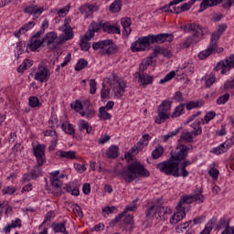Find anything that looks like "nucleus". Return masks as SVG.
Instances as JSON below:
<instances>
[{
  "label": "nucleus",
  "mask_w": 234,
  "mask_h": 234,
  "mask_svg": "<svg viewBox=\"0 0 234 234\" xmlns=\"http://www.w3.org/2000/svg\"><path fill=\"white\" fill-rule=\"evenodd\" d=\"M108 158H118V146L112 145L106 152Z\"/></svg>",
  "instance_id": "obj_39"
},
{
  "label": "nucleus",
  "mask_w": 234,
  "mask_h": 234,
  "mask_svg": "<svg viewBox=\"0 0 234 234\" xmlns=\"http://www.w3.org/2000/svg\"><path fill=\"white\" fill-rule=\"evenodd\" d=\"M108 111L109 110H106V108H103V106L99 109L100 120L107 121V120H111V118H112V115H111V113H109Z\"/></svg>",
  "instance_id": "obj_31"
},
{
  "label": "nucleus",
  "mask_w": 234,
  "mask_h": 234,
  "mask_svg": "<svg viewBox=\"0 0 234 234\" xmlns=\"http://www.w3.org/2000/svg\"><path fill=\"white\" fill-rule=\"evenodd\" d=\"M177 165L178 163L170 157L168 160L159 163L157 165V169H159L161 173L167 175V176H175V175H177Z\"/></svg>",
  "instance_id": "obj_5"
},
{
  "label": "nucleus",
  "mask_w": 234,
  "mask_h": 234,
  "mask_svg": "<svg viewBox=\"0 0 234 234\" xmlns=\"http://www.w3.org/2000/svg\"><path fill=\"white\" fill-rule=\"evenodd\" d=\"M153 52H154V56H155V58L158 57V54H161L162 56H165V58H171V50H169L167 48L155 47L153 49Z\"/></svg>",
  "instance_id": "obj_26"
},
{
  "label": "nucleus",
  "mask_w": 234,
  "mask_h": 234,
  "mask_svg": "<svg viewBox=\"0 0 234 234\" xmlns=\"http://www.w3.org/2000/svg\"><path fill=\"white\" fill-rule=\"evenodd\" d=\"M109 10L112 14H118V12L122 10V0H115L109 6Z\"/></svg>",
  "instance_id": "obj_29"
},
{
  "label": "nucleus",
  "mask_w": 234,
  "mask_h": 234,
  "mask_svg": "<svg viewBox=\"0 0 234 234\" xmlns=\"http://www.w3.org/2000/svg\"><path fill=\"white\" fill-rule=\"evenodd\" d=\"M218 47V43H215L214 41L210 40V44L208 48L198 54L199 59H206L208 56H211L213 52H215V48Z\"/></svg>",
  "instance_id": "obj_16"
},
{
  "label": "nucleus",
  "mask_w": 234,
  "mask_h": 234,
  "mask_svg": "<svg viewBox=\"0 0 234 234\" xmlns=\"http://www.w3.org/2000/svg\"><path fill=\"white\" fill-rule=\"evenodd\" d=\"M103 24H101V22L98 23V22H92L90 24V27L91 29L88 30L85 33V38L89 39V38H92L94 37V34H96V32H98V30H100V28H102Z\"/></svg>",
  "instance_id": "obj_21"
},
{
  "label": "nucleus",
  "mask_w": 234,
  "mask_h": 234,
  "mask_svg": "<svg viewBox=\"0 0 234 234\" xmlns=\"http://www.w3.org/2000/svg\"><path fill=\"white\" fill-rule=\"evenodd\" d=\"M138 81L143 85V87H147L153 83V76L147 74H139Z\"/></svg>",
  "instance_id": "obj_23"
},
{
  "label": "nucleus",
  "mask_w": 234,
  "mask_h": 234,
  "mask_svg": "<svg viewBox=\"0 0 234 234\" xmlns=\"http://www.w3.org/2000/svg\"><path fill=\"white\" fill-rule=\"evenodd\" d=\"M226 152H228V147H226L225 144H222L219 146L213 148L212 150L214 154H222V153Z\"/></svg>",
  "instance_id": "obj_48"
},
{
  "label": "nucleus",
  "mask_w": 234,
  "mask_h": 234,
  "mask_svg": "<svg viewBox=\"0 0 234 234\" xmlns=\"http://www.w3.org/2000/svg\"><path fill=\"white\" fill-rule=\"evenodd\" d=\"M71 109H74L76 112H80L81 109H83V104H81V101H76L75 102L70 104Z\"/></svg>",
  "instance_id": "obj_58"
},
{
  "label": "nucleus",
  "mask_w": 234,
  "mask_h": 234,
  "mask_svg": "<svg viewBox=\"0 0 234 234\" xmlns=\"http://www.w3.org/2000/svg\"><path fill=\"white\" fill-rule=\"evenodd\" d=\"M61 127L67 134H74V128L72 127V124H62Z\"/></svg>",
  "instance_id": "obj_59"
},
{
  "label": "nucleus",
  "mask_w": 234,
  "mask_h": 234,
  "mask_svg": "<svg viewBox=\"0 0 234 234\" xmlns=\"http://www.w3.org/2000/svg\"><path fill=\"white\" fill-rule=\"evenodd\" d=\"M229 100V93H226L217 99L218 105H224Z\"/></svg>",
  "instance_id": "obj_53"
},
{
  "label": "nucleus",
  "mask_w": 234,
  "mask_h": 234,
  "mask_svg": "<svg viewBox=\"0 0 234 234\" xmlns=\"http://www.w3.org/2000/svg\"><path fill=\"white\" fill-rule=\"evenodd\" d=\"M154 58H156V56H154V52L153 51V53H151L148 58H144L142 63H144V65H146V67H149L150 65H153V59H154Z\"/></svg>",
  "instance_id": "obj_54"
},
{
  "label": "nucleus",
  "mask_w": 234,
  "mask_h": 234,
  "mask_svg": "<svg viewBox=\"0 0 234 234\" xmlns=\"http://www.w3.org/2000/svg\"><path fill=\"white\" fill-rule=\"evenodd\" d=\"M151 175L147 169L142 165V163H132L127 166V168H122L117 171V176L119 178H123L126 184H131L138 178V176H142L144 178L149 176Z\"/></svg>",
  "instance_id": "obj_2"
},
{
  "label": "nucleus",
  "mask_w": 234,
  "mask_h": 234,
  "mask_svg": "<svg viewBox=\"0 0 234 234\" xmlns=\"http://www.w3.org/2000/svg\"><path fill=\"white\" fill-rule=\"evenodd\" d=\"M93 50H100L101 56H112L118 52V47L112 39L101 40L92 43Z\"/></svg>",
  "instance_id": "obj_4"
},
{
  "label": "nucleus",
  "mask_w": 234,
  "mask_h": 234,
  "mask_svg": "<svg viewBox=\"0 0 234 234\" xmlns=\"http://www.w3.org/2000/svg\"><path fill=\"white\" fill-rule=\"evenodd\" d=\"M73 213L78 215L79 217H83V212L81 211V207L78 206V204L72 205Z\"/></svg>",
  "instance_id": "obj_61"
},
{
  "label": "nucleus",
  "mask_w": 234,
  "mask_h": 234,
  "mask_svg": "<svg viewBox=\"0 0 234 234\" xmlns=\"http://www.w3.org/2000/svg\"><path fill=\"white\" fill-rule=\"evenodd\" d=\"M25 14L33 16V19H37L41 14H43V7H38L37 5H30L24 9Z\"/></svg>",
  "instance_id": "obj_17"
},
{
  "label": "nucleus",
  "mask_w": 234,
  "mask_h": 234,
  "mask_svg": "<svg viewBox=\"0 0 234 234\" xmlns=\"http://www.w3.org/2000/svg\"><path fill=\"white\" fill-rule=\"evenodd\" d=\"M150 41L152 45H154V43H165L167 41L168 43H171L173 39H175V36L173 34H167V33H161L158 35H149Z\"/></svg>",
  "instance_id": "obj_11"
},
{
  "label": "nucleus",
  "mask_w": 234,
  "mask_h": 234,
  "mask_svg": "<svg viewBox=\"0 0 234 234\" xmlns=\"http://www.w3.org/2000/svg\"><path fill=\"white\" fill-rule=\"evenodd\" d=\"M48 78H50V75L48 74V67L39 68L38 71L35 74V80L40 81V83L48 81Z\"/></svg>",
  "instance_id": "obj_15"
},
{
  "label": "nucleus",
  "mask_w": 234,
  "mask_h": 234,
  "mask_svg": "<svg viewBox=\"0 0 234 234\" xmlns=\"http://www.w3.org/2000/svg\"><path fill=\"white\" fill-rule=\"evenodd\" d=\"M186 0H172L168 5H165L161 7L162 12H170V14H173V9L171 7L175 5H179V3H184Z\"/></svg>",
  "instance_id": "obj_35"
},
{
  "label": "nucleus",
  "mask_w": 234,
  "mask_h": 234,
  "mask_svg": "<svg viewBox=\"0 0 234 234\" xmlns=\"http://www.w3.org/2000/svg\"><path fill=\"white\" fill-rule=\"evenodd\" d=\"M229 226V220L226 218H222L217 225L218 229H224Z\"/></svg>",
  "instance_id": "obj_50"
},
{
  "label": "nucleus",
  "mask_w": 234,
  "mask_h": 234,
  "mask_svg": "<svg viewBox=\"0 0 234 234\" xmlns=\"http://www.w3.org/2000/svg\"><path fill=\"white\" fill-rule=\"evenodd\" d=\"M153 217L156 218V206L155 205H151L150 207H147L145 209V218L147 220H151Z\"/></svg>",
  "instance_id": "obj_30"
},
{
  "label": "nucleus",
  "mask_w": 234,
  "mask_h": 234,
  "mask_svg": "<svg viewBox=\"0 0 234 234\" xmlns=\"http://www.w3.org/2000/svg\"><path fill=\"white\" fill-rule=\"evenodd\" d=\"M184 109H186V104L180 103L176 109L174 110L171 118H178L184 112Z\"/></svg>",
  "instance_id": "obj_37"
},
{
  "label": "nucleus",
  "mask_w": 234,
  "mask_h": 234,
  "mask_svg": "<svg viewBox=\"0 0 234 234\" xmlns=\"http://www.w3.org/2000/svg\"><path fill=\"white\" fill-rule=\"evenodd\" d=\"M58 175H59V171L51 173L52 177L50 179V184L52 186L53 195H55V197H61V195H63V190H61V186H63V182L59 180Z\"/></svg>",
  "instance_id": "obj_10"
},
{
  "label": "nucleus",
  "mask_w": 234,
  "mask_h": 234,
  "mask_svg": "<svg viewBox=\"0 0 234 234\" xmlns=\"http://www.w3.org/2000/svg\"><path fill=\"white\" fill-rule=\"evenodd\" d=\"M89 65V62L85 58H80L75 66V70L80 72V70H83L85 67Z\"/></svg>",
  "instance_id": "obj_43"
},
{
  "label": "nucleus",
  "mask_w": 234,
  "mask_h": 234,
  "mask_svg": "<svg viewBox=\"0 0 234 234\" xmlns=\"http://www.w3.org/2000/svg\"><path fill=\"white\" fill-rule=\"evenodd\" d=\"M110 92H111V90L109 89V87H107L105 85V83H102V90H101V97L103 100H105V98L109 97Z\"/></svg>",
  "instance_id": "obj_56"
},
{
  "label": "nucleus",
  "mask_w": 234,
  "mask_h": 234,
  "mask_svg": "<svg viewBox=\"0 0 234 234\" xmlns=\"http://www.w3.org/2000/svg\"><path fill=\"white\" fill-rule=\"evenodd\" d=\"M125 89H127V82L122 80H117L113 82V94L116 98H122L125 94Z\"/></svg>",
  "instance_id": "obj_12"
},
{
  "label": "nucleus",
  "mask_w": 234,
  "mask_h": 234,
  "mask_svg": "<svg viewBox=\"0 0 234 234\" xmlns=\"http://www.w3.org/2000/svg\"><path fill=\"white\" fill-rule=\"evenodd\" d=\"M181 140H185V142L191 144V142H193V132L182 133Z\"/></svg>",
  "instance_id": "obj_51"
},
{
  "label": "nucleus",
  "mask_w": 234,
  "mask_h": 234,
  "mask_svg": "<svg viewBox=\"0 0 234 234\" xmlns=\"http://www.w3.org/2000/svg\"><path fill=\"white\" fill-rule=\"evenodd\" d=\"M27 47L29 48V50H31V52H36L37 48L43 47V40H41V38H36L31 37V39L27 44Z\"/></svg>",
  "instance_id": "obj_22"
},
{
  "label": "nucleus",
  "mask_w": 234,
  "mask_h": 234,
  "mask_svg": "<svg viewBox=\"0 0 234 234\" xmlns=\"http://www.w3.org/2000/svg\"><path fill=\"white\" fill-rule=\"evenodd\" d=\"M30 67H32V63L30 62V60H25L22 65H20L17 68V72H19L20 74H23V72H25V70H28V69H30Z\"/></svg>",
  "instance_id": "obj_42"
},
{
  "label": "nucleus",
  "mask_w": 234,
  "mask_h": 234,
  "mask_svg": "<svg viewBox=\"0 0 234 234\" xmlns=\"http://www.w3.org/2000/svg\"><path fill=\"white\" fill-rule=\"evenodd\" d=\"M79 131L80 133L86 131L88 134H90V133L92 132V126H90L89 122H85V120H81L80 124L79 126Z\"/></svg>",
  "instance_id": "obj_34"
},
{
  "label": "nucleus",
  "mask_w": 234,
  "mask_h": 234,
  "mask_svg": "<svg viewBox=\"0 0 234 234\" xmlns=\"http://www.w3.org/2000/svg\"><path fill=\"white\" fill-rule=\"evenodd\" d=\"M191 127H192V129H194V131L192 132V134H194V136H198V135L202 134V126H200V121L195 122L191 125Z\"/></svg>",
  "instance_id": "obj_40"
},
{
  "label": "nucleus",
  "mask_w": 234,
  "mask_h": 234,
  "mask_svg": "<svg viewBox=\"0 0 234 234\" xmlns=\"http://www.w3.org/2000/svg\"><path fill=\"white\" fill-rule=\"evenodd\" d=\"M60 43L61 41L58 40V34L55 32H48L42 38L43 47H48V50H56Z\"/></svg>",
  "instance_id": "obj_8"
},
{
  "label": "nucleus",
  "mask_w": 234,
  "mask_h": 234,
  "mask_svg": "<svg viewBox=\"0 0 234 234\" xmlns=\"http://www.w3.org/2000/svg\"><path fill=\"white\" fill-rule=\"evenodd\" d=\"M58 156L60 158H66V160H76V152L75 151H62L59 150L57 152Z\"/></svg>",
  "instance_id": "obj_25"
},
{
  "label": "nucleus",
  "mask_w": 234,
  "mask_h": 234,
  "mask_svg": "<svg viewBox=\"0 0 234 234\" xmlns=\"http://www.w3.org/2000/svg\"><path fill=\"white\" fill-rule=\"evenodd\" d=\"M149 140H151V136H149V134L146 133L143 135L142 139L137 143L139 151H142L145 145H148Z\"/></svg>",
  "instance_id": "obj_36"
},
{
  "label": "nucleus",
  "mask_w": 234,
  "mask_h": 234,
  "mask_svg": "<svg viewBox=\"0 0 234 234\" xmlns=\"http://www.w3.org/2000/svg\"><path fill=\"white\" fill-rule=\"evenodd\" d=\"M208 175L214 178L215 180H217V178H218V175H219V172H218V169L213 167L211 168L209 171H208Z\"/></svg>",
  "instance_id": "obj_63"
},
{
  "label": "nucleus",
  "mask_w": 234,
  "mask_h": 234,
  "mask_svg": "<svg viewBox=\"0 0 234 234\" xmlns=\"http://www.w3.org/2000/svg\"><path fill=\"white\" fill-rule=\"evenodd\" d=\"M191 161L177 163V166L176 168V173H177V175H175V177L178 178V176H182L183 178H187V176H189V172L187 169H186V167L191 165Z\"/></svg>",
  "instance_id": "obj_13"
},
{
  "label": "nucleus",
  "mask_w": 234,
  "mask_h": 234,
  "mask_svg": "<svg viewBox=\"0 0 234 234\" xmlns=\"http://www.w3.org/2000/svg\"><path fill=\"white\" fill-rule=\"evenodd\" d=\"M41 176V167L34 166L31 170V178L32 180H37Z\"/></svg>",
  "instance_id": "obj_45"
},
{
  "label": "nucleus",
  "mask_w": 234,
  "mask_h": 234,
  "mask_svg": "<svg viewBox=\"0 0 234 234\" xmlns=\"http://www.w3.org/2000/svg\"><path fill=\"white\" fill-rule=\"evenodd\" d=\"M186 32H190L189 36L184 42L179 44V48H189L192 45L199 43L200 39L204 37V29L197 24H188L184 27Z\"/></svg>",
  "instance_id": "obj_3"
},
{
  "label": "nucleus",
  "mask_w": 234,
  "mask_h": 234,
  "mask_svg": "<svg viewBox=\"0 0 234 234\" xmlns=\"http://www.w3.org/2000/svg\"><path fill=\"white\" fill-rule=\"evenodd\" d=\"M33 153L36 156V158L45 156V145L43 144H37L33 148Z\"/></svg>",
  "instance_id": "obj_32"
},
{
  "label": "nucleus",
  "mask_w": 234,
  "mask_h": 234,
  "mask_svg": "<svg viewBox=\"0 0 234 234\" xmlns=\"http://www.w3.org/2000/svg\"><path fill=\"white\" fill-rule=\"evenodd\" d=\"M51 228L55 233H64L67 231L65 223H52Z\"/></svg>",
  "instance_id": "obj_33"
},
{
  "label": "nucleus",
  "mask_w": 234,
  "mask_h": 234,
  "mask_svg": "<svg viewBox=\"0 0 234 234\" xmlns=\"http://www.w3.org/2000/svg\"><path fill=\"white\" fill-rule=\"evenodd\" d=\"M171 105H173V101L165 100L162 101V103L158 106L157 111H161L163 112L169 113V111H171Z\"/></svg>",
  "instance_id": "obj_28"
},
{
  "label": "nucleus",
  "mask_w": 234,
  "mask_h": 234,
  "mask_svg": "<svg viewBox=\"0 0 234 234\" xmlns=\"http://www.w3.org/2000/svg\"><path fill=\"white\" fill-rule=\"evenodd\" d=\"M80 114L83 118H87L88 120H90V118H93L94 114H96V112L93 109H87L84 112H80Z\"/></svg>",
  "instance_id": "obj_44"
},
{
  "label": "nucleus",
  "mask_w": 234,
  "mask_h": 234,
  "mask_svg": "<svg viewBox=\"0 0 234 234\" xmlns=\"http://www.w3.org/2000/svg\"><path fill=\"white\" fill-rule=\"evenodd\" d=\"M157 112V117L155 118V123L158 125H161V123H164L165 120H169V113L165 112H161L160 110L156 111Z\"/></svg>",
  "instance_id": "obj_27"
},
{
  "label": "nucleus",
  "mask_w": 234,
  "mask_h": 234,
  "mask_svg": "<svg viewBox=\"0 0 234 234\" xmlns=\"http://www.w3.org/2000/svg\"><path fill=\"white\" fill-rule=\"evenodd\" d=\"M193 150V145L187 146L186 144H181L178 148H176V154L171 152V158L176 164H182V162H186V158H187V154L189 151Z\"/></svg>",
  "instance_id": "obj_6"
},
{
  "label": "nucleus",
  "mask_w": 234,
  "mask_h": 234,
  "mask_svg": "<svg viewBox=\"0 0 234 234\" xmlns=\"http://www.w3.org/2000/svg\"><path fill=\"white\" fill-rule=\"evenodd\" d=\"M162 154H164V146L162 145L156 146L155 149L152 152V157L154 160H158Z\"/></svg>",
  "instance_id": "obj_41"
},
{
  "label": "nucleus",
  "mask_w": 234,
  "mask_h": 234,
  "mask_svg": "<svg viewBox=\"0 0 234 234\" xmlns=\"http://www.w3.org/2000/svg\"><path fill=\"white\" fill-rule=\"evenodd\" d=\"M176 73H175V71H170L168 74L165 75V77L164 79H162L159 81L160 85H163V83H167V81H171V79L176 76Z\"/></svg>",
  "instance_id": "obj_55"
},
{
  "label": "nucleus",
  "mask_w": 234,
  "mask_h": 234,
  "mask_svg": "<svg viewBox=\"0 0 234 234\" xmlns=\"http://www.w3.org/2000/svg\"><path fill=\"white\" fill-rule=\"evenodd\" d=\"M167 215H171V210L165 207H155V218L160 220H166Z\"/></svg>",
  "instance_id": "obj_18"
},
{
  "label": "nucleus",
  "mask_w": 234,
  "mask_h": 234,
  "mask_svg": "<svg viewBox=\"0 0 234 234\" xmlns=\"http://www.w3.org/2000/svg\"><path fill=\"white\" fill-rule=\"evenodd\" d=\"M74 169H76L80 174L85 173L87 171V166L85 165H80L78 163L74 164Z\"/></svg>",
  "instance_id": "obj_62"
},
{
  "label": "nucleus",
  "mask_w": 234,
  "mask_h": 234,
  "mask_svg": "<svg viewBox=\"0 0 234 234\" xmlns=\"http://www.w3.org/2000/svg\"><path fill=\"white\" fill-rule=\"evenodd\" d=\"M221 3L222 0H203L199 5L198 12H204V10H207L211 6H217V5H220Z\"/></svg>",
  "instance_id": "obj_20"
},
{
  "label": "nucleus",
  "mask_w": 234,
  "mask_h": 234,
  "mask_svg": "<svg viewBox=\"0 0 234 234\" xmlns=\"http://www.w3.org/2000/svg\"><path fill=\"white\" fill-rule=\"evenodd\" d=\"M58 146V136L52 138L50 145L48 146V151H54Z\"/></svg>",
  "instance_id": "obj_64"
},
{
  "label": "nucleus",
  "mask_w": 234,
  "mask_h": 234,
  "mask_svg": "<svg viewBox=\"0 0 234 234\" xmlns=\"http://www.w3.org/2000/svg\"><path fill=\"white\" fill-rule=\"evenodd\" d=\"M217 116V113L215 112H208L206 113L204 119L202 120V124L205 125V123H209L213 118Z\"/></svg>",
  "instance_id": "obj_47"
},
{
  "label": "nucleus",
  "mask_w": 234,
  "mask_h": 234,
  "mask_svg": "<svg viewBox=\"0 0 234 234\" xmlns=\"http://www.w3.org/2000/svg\"><path fill=\"white\" fill-rule=\"evenodd\" d=\"M4 195H14L16 193V188L13 186H5L2 190Z\"/></svg>",
  "instance_id": "obj_60"
},
{
  "label": "nucleus",
  "mask_w": 234,
  "mask_h": 234,
  "mask_svg": "<svg viewBox=\"0 0 234 234\" xmlns=\"http://www.w3.org/2000/svg\"><path fill=\"white\" fill-rule=\"evenodd\" d=\"M34 27H36V22L31 21L27 24H25L20 30H23V34H25V32H28V30H31V28H34Z\"/></svg>",
  "instance_id": "obj_57"
},
{
  "label": "nucleus",
  "mask_w": 234,
  "mask_h": 234,
  "mask_svg": "<svg viewBox=\"0 0 234 234\" xmlns=\"http://www.w3.org/2000/svg\"><path fill=\"white\" fill-rule=\"evenodd\" d=\"M133 218H134L132 215H126L123 219L124 224H126V226H130V231H132L133 226L134 225Z\"/></svg>",
  "instance_id": "obj_49"
},
{
  "label": "nucleus",
  "mask_w": 234,
  "mask_h": 234,
  "mask_svg": "<svg viewBox=\"0 0 234 234\" xmlns=\"http://www.w3.org/2000/svg\"><path fill=\"white\" fill-rule=\"evenodd\" d=\"M99 7L96 5L86 4L80 7V12L84 17H92L94 12H98Z\"/></svg>",
  "instance_id": "obj_14"
},
{
  "label": "nucleus",
  "mask_w": 234,
  "mask_h": 234,
  "mask_svg": "<svg viewBox=\"0 0 234 234\" xmlns=\"http://www.w3.org/2000/svg\"><path fill=\"white\" fill-rule=\"evenodd\" d=\"M102 30L108 34H121L120 27L112 26L109 23L102 24Z\"/></svg>",
  "instance_id": "obj_24"
},
{
  "label": "nucleus",
  "mask_w": 234,
  "mask_h": 234,
  "mask_svg": "<svg viewBox=\"0 0 234 234\" xmlns=\"http://www.w3.org/2000/svg\"><path fill=\"white\" fill-rule=\"evenodd\" d=\"M231 69H234V55H230L229 57H227L225 59L219 61L217 63L216 67L214 68V70L218 72V70H221V74H226L231 70Z\"/></svg>",
  "instance_id": "obj_9"
},
{
  "label": "nucleus",
  "mask_w": 234,
  "mask_h": 234,
  "mask_svg": "<svg viewBox=\"0 0 234 234\" xmlns=\"http://www.w3.org/2000/svg\"><path fill=\"white\" fill-rule=\"evenodd\" d=\"M151 37L148 36L141 37L136 41L133 42L131 46L132 52H144L147 47H151Z\"/></svg>",
  "instance_id": "obj_7"
},
{
  "label": "nucleus",
  "mask_w": 234,
  "mask_h": 234,
  "mask_svg": "<svg viewBox=\"0 0 234 234\" xmlns=\"http://www.w3.org/2000/svg\"><path fill=\"white\" fill-rule=\"evenodd\" d=\"M204 200H206V197L202 195V190H197L193 195L182 196L177 203V206L176 207L177 212L173 214L172 218H170V224H178L180 220L186 218V212L189 211V204H193V202L202 204Z\"/></svg>",
  "instance_id": "obj_1"
},
{
  "label": "nucleus",
  "mask_w": 234,
  "mask_h": 234,
  "mask_svg": "<svg viewBox=\"0 0 234 234\" xmlns=\"http://www.w3.org/2000/svg\"><path fill=\"white\" fill-rule=\"evenodd\" d=\"M91 38H86L85 35L84 37L80 39V48L81 50H84V52L89 51V49L90 48V43H89V41H90Z\"/></svg>",
  "instance_id": "obj_38"
},
{
  "label": "nucleus",
  "mask_w": 234,
  "mask_h": 234,
  "mask_svg": "<svg viewBox=\"0 0 234 234\" xmlns=\"http://www.w3.org/2000/svg\"><path fill=\"white\" fill-rule=\"evenodd\" d=\"M29 105L33 108L41 107V102H39V99L36 96L29 97Z\"/></svg>",
  "instance_id": "obj_52"
},
{
  "label": "nucleus",
  "mask_w": 234,
  "mask_h": 234,
  "mask_svg": "<svg viewBox=\"0 0 234 234\" xmlns=\"http://www.w3.org/2000/svg\"><path fill=\"white\" fill-rule=\"evenodd\" d=\"M180 133V128H177L170 133H168L165 135H163V142H168L170 138H173L174 136H176Z\"/></svg>",
  "instance_id": "obj_46"
},
{
  "label": "nucleus",
  "mask_w": 234,
  "mask_h": 234,
  "mask_svg": "<svg viewBox=\"0 0 234 234\" xmlns=\"http://www.w3.org/2000/svg\"><path fill=\"white\" fill-rule=\"evenodd\" d=\"M227 28H228V25L226 24L219 25L218 27L217 31L212 33L210 41H213L214 43H218V39H220V36L224 34Z\"/></svg>",
  "instance_id": "obj_19"
}]
</instances>
